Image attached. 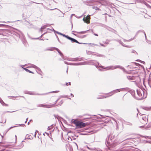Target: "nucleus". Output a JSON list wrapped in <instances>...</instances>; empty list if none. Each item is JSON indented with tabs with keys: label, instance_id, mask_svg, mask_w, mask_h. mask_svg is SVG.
Segmentation results:
<instances>
[{
	"label": "nucleus",
	"instance_id": "nucleus-1",
	"mask_svg": "<svg viewBox=\"0 0 151 151\" xmlns=\"http://www.w3.org/2000/svg\"><path fill=\"white\" fill-rule=\"evenodd\" d=\"M91 64L94 65L96 66V68H98L99 67L102 68L103 69H106L107 70H113L117 68H119L124 71L125 69L122 66L120 65H117L116 66H110L103 68V66H102L101 64H99V63L96 60H91L90 61Z\"/></svg>",
	"mask_w": 151,
	"mask_h": 151
},
{
	"label": "nucleus",
	"instance_id": "nucleus-2",
	"mask_svg": "<svg viewBox=\"0 0 151 151\" xmlns=\"http://www.w3.org/2000/svg\"><path fill=\"white\" fill-rule=\"evenodd\" d=\"M129 90V88H121L114 90L106 94L107 95L108 94H110V96L115 94V93H117L118 92L123 91H128Z\"/></svg>",
	"mask_w": 151,
	"mask_h": 151
},
{
	"label": "nucleus",
	"instance_id": "nucleus-3",
	"mask_svg": "<svg viewBox=\"0 0 151 151\" xmlns=\"http://www.w3.org/2000/svg\"><path fill=\"white\" fill-rule=\"evenodd\" d=\"M72 122L76 125V127L80 128L84 127L86 126V123L77 121L76 120H74Z\"/></svg>",
	"mask_w": 151,
	"mask_h": 151
},
{
	"label": "nucleus",
	"instance_id": "nucleus-4",
	"mask_svg": "<svg viewBox=\"0 0 151 151\" xmlns=\"http://www.w3.org/2000/svg\"><path fill=\"white\" fill-rule=\"evenodd\" d=\"M148 120V116L145 115H143L142 117V120L141 122L144 124H147V121Z\"/></svg>",
	"mask_w": 151,
	"mask_h": 151
},
{
	"label": "nucleus",
	"instance_id": "nucleus-5",
	"mask_svg": "<svg viewBox=\"0 0 151 151\" xmlns=\"http://www.w3.org/2000/svg\"><path fill=\"white\" fill-rule=\"evenodd\" d=\"M66 38L70 40L71 41V42H76L77 43H78V44H81V43H79L78 41H77L76 40L73 38H71L68 35L66 37Z\"/></svg>",
	"mask_w": 151,
	"mask_h": 151
},
{
	"label": "nucleus",
	"instance_id": "nucleus-6",
	"mask_svg": "<svg viewBox=\"0 0 151 151\" xmlns=\"http://www.w3.org/2000/svg\"><path fill=\"white\" fill-rule=\"evenodd\" d=\"M67 60L71 61H81V58H75L67 59Z\"/></svg>",
	"mask_w": 151,
	"mask_h": 151
},
{
	"label": "nucleus",
	"instance_id": "nucleus-7",
	"mask_svg": "<svg viewBox=\"0 0 151 151\" xmlns=\"http://www.w3.org/2000/svg\"><path fill=\"white\" fill-rule=\"evenodd\" d=\"M90 15H88L87 17H86V18H85V17L83 19V20L84 22L87 24H89L90 23Z\"/></svg>",
	"mask_w": 151,
	"mask_h": 151
},
{
	"label": "nucleus",
	"instance_id": "nucleus-8",
	"mask_svg": "<svg viewBox=\"0 0 151 151\" xmlns=\"http://www.w3.org/2000/svg\"><path fill=\"white\" fill-rule=\"evenodd\" d=\"M54 106H55V104H43V107L44 108H51Z\"/></svg>",
	"mask_w": 151,
	"mask_h": 151
},
{
	"label": "nucleus",
	"instance_id": "nucleus-9",
	"mask_svg": "<svg viewBox=\"0 0 151 151\" xmlns=\"http://www.w3.org/2000/svg\"><path fill=\"white\" fill-rule=\"evenodd\" d=\"M106 141L107 142V143L108 145H110L112 144L113 143H112L113 142L112 139H111L110 136H109L108 137V139H106Z\"/></svg>",
	"mask_w": 151,
	"mask_h": 151
},
{
	"label": "nucleus",
	"instance_id": "nucleus-10",
	"mask_svg": "<svg viewBox=\"0 0 151 151\" xmlns=\"http://www.w3.org/2000/svg\"><path fill=\"white\" fill-rule=\"evenodd\" d=\"M137 95L140 97H141V98L143 97V96L142 95V93H143V91L142 90H137Z\"/></svg>",
	"mask_w": 151,
	"mask_h": 151
},
{
	"label": "nucleus",
	"instance_id": "nucleus-11",
	"mask_svg": "<svg viewBox=\"0 0 151 151\" xmlns=\"http://www.w3.org/2000/svg\"><path fill=\"white\" fill-rule=\"evenodd\" d=\"M84 62H80L75 63H70V65H80L84 64Z\"/></svg>",
	"mask_w": 151,
	"mask_h": 151
},
{
	"label": "nucleus",
	"instance_id": "nucleus-12",
	"mask_svg": "<svg viewBox=\"0 0 151 151\" xmlns=\"http://www.w3.org/2000/svg\"><path fill=\"white\" fill-rule=\"evenodd\" d=\"M113 40L116 41L118 42H119L120 44H121L122 46H123L124 47H130L129 46H128L127 45H125L122 41L121 40H116V39H114Z\"/></svg>",
	"mask_w": 151,
	"mask_h": 151
},
{
	"label": "nucleus",
	"instance_id": "nucleus-13",
	"mask_svg": "<svg viewBox=\"0 0 151 151\" xmlns=\"http://www.w3.org/2000/svg\"><path fill=\"white\" fill-rule=\"evenodd\" d=\"M30 65H31L29 66L30 67H32V68H33L37 69L40 72H41V69L39 68L38 67H37V66H36L35 65H33V64H30ZM29 67H27V68H29Z\"/></svg>",
	"mask_w": 151,
	"mask_h": 151
},
{
	"label": "nucleus",
	"instance_id": "nucleus-14",
	"mask_svg": "<svg viewBox=\"0 0 151 151\" xmlns=\"http://www.w3.org/2000/svg\"><path fill=\"white\" fill-rule=\"evenodd\" d=\"M26 93V94H30V95H37H37H46V94H47V93L42 94H33V93H32L31 92H30V91L27 92L26 93Z\"/></svg>",
	"mask_w": 151,
	"mask_h": 151
},
{
	"label": "nucleus",
	"instance_id": "nucleus-15",
	"mask_svg": "<svg viewBox=\"0 0 151 151\" xmlns=\"http://www.w3.org/2000/svg\"><path fill=\"white\" fill-rule=\"evenodd\" d=\"M127 78L129 80H134L135 77L132 76H127Z\"/></svg>",
	"mask_w": 151,
	"mask_h": 151
},
{
	"label": "nucleus",
	"instance_id": "nucleus-16",
	"mask_svg": "<svg viewBox=\"0 0 151 151\" xmlns=\"http://www.w3.org/2000/svg\"><path fill=\"white\" fill-rule=\"evenodd\" d=\"M109 96H98L96 98L98 99H103L104 98H106L107 97H108Z\"/></svg>",
	"mask_w": 151,
	"mask_h": 151
},
{
	"label": "nucleus",
	"instance_id": "nucleus-17",
	"mask_svg": "<svg viewBox=\"0 0 151 151\" xmlns=\"http://www.w3.org/2000/svg\"><path fill=\"white\" fill-rule=\"evenodd\" d=\"M53 30H54V32H56V33L60 35H62L64 37H65L66 38L67 36H68L67 35H65V34H62V33H61L60 32H58L56 31H55L54 29H53Z\"/></svg>",
	"mask_w": 151,
	"mask_h": 151
},
{
	"label": "nucleus",
	"instance_id": "nucleus-18",
	"mask_svg": "<svg viewBox=\"0 0 151 151\" xmlns=\"http://www.w3.org/2000/svg\"><path fill=\"white\" fill-rule=\"evenodd\" d=\"M0 103L1 104L4 106H8V105L6 104L2 100L1 98L0 97Z\"/></svg>",
	"mask_w": 151,
	"mask_h": 151
},
{
	"label": "nucleus",
	"instance_id": "nucleus-19",
	"mask_svg": "<svg viewBox=\"0 0 151 151\" xmlns=\"http://www.w3.org/2000/svg\"><path fill=\"white\" fill-rule=\"evenodd\" d=\"M95 0H87V3L88 4H93L95 2Z\"/></svg>",
	"mask_w": 151,
	"mask_h": 151
},
{
	"label": "nucleus",
	"instance_id": "nucleus-20",
	"mask_svg": "<svg viewBox=\"0 0 151 151\" xmlns=\"http://www.w3.org/2000/svg\"><path fill=\"white\" fill-rule=\"evenodd\" d=\"M57 50L58 52H59L60 50L57 48L56 47H53L52 48H51V49H47V50Z\"/></svg>",
	"mask_w": 151,
	"mask_h": 151
},
{
	"label": "nucleus",
	"instance_id": "nucleus-21",
	"mask_svg": "<svg viewBox=\"0 0 151 151\" xmlns=\"http://www.w3.org/2000/svg\"><path fill=\"white\" fill-rule=\"evenodd\" d=\"M145 128L150 129L151 128V122L147 126L145 127Z\"/></svg>",
	"mask_w": 151,
	"mask_h": 151
},
{
	"label": "nucleus",
	"instance_id": "nucleus-22",
	"mask_svg": "<svg viewBox=\"0 0 151 151\" xmlns=\"http://www.w3.org/2000/svg\"><path fill=\"white\" fill-rule=\"evenodd\" d=\"M135 38V37H134L133 38H132L131 39L128 40H125L124 39H123V40L124 41V42H129L131 41L132 40H134Z\"/></svg>",
	"mask_w": 151,
	"mask_h": 151
},
{
	"label": "nucleus",
	"instance_id": "nucleus-23",
	"mask_svg": "<svg viewBox=\"0 0 151 151\" xmlns=\"http://www.w3.org/2000/svg\"><path fill=\"white\" fill-rule=\"evenodd\" d=\"M58 52L63 59L65 60V59H64V56L63 55V53L60 52V51Z\"/></svg>",
	"mask_w": 151,
	"mask_h": 151
},
{
	"label": "nucleus",
	"instance_id": "nucleus-24",
	"mask_svg": "<svg viewBox=\"0 0 151 151\" xmlns=\"http://www.w3.org/2000/svg\"><path fill=\"white\" fill-rule=\"evenodd\" d=\"M93 55H96L98 57H103L104 56L102 55H101V54H100L98 53H96V54H93Z\"/></svg>",
	"mask_w": 151,
	"mask_h": 151
},
{
	"label": "nucleus",
	"instance_id": "nucleus-25",
	"mask_svg": "<svg viewBox=\"0 0 151 151\" xmlns=\"http://www.w3.org/2000/svg\"><path fill=\"white\" fill-rule=\"evenodd\" d=\"M23 68L27 72H28L29 73H34L33 72H32V71H30L29 70H28L26 68Z\"/></svg>",
	"mask_w": 151,
	"mask_h": 151
},
{
	"label": "nucleus",
	"instance_id": "nucleus-26",
	"mask_svg": "<svg viewBox=\"0 0 151 151\" xmlns=\"http://www.w3.org/2000/svg\"><path fill=\"white\" fill-rule=\"evenodd\" d=\"M104 27L105 28H106L107 30L109 31H111V28L106 25H104Z\"/></svg>",
	"mask_w": 151,
	"mask_h": 151
},
{
	"label": "nucleus",
	"instance_id": "nucleus-27",
	"mask_svg": "<svg viewBox=\"0 0 151 151\" xmlns=\"http://www.w3.org/2000/svg\"><path fill=\"white\" fill-rule=\"evenodd\" d=\"M46 27H47V25H45L42 26L41 27V28L40 29V31L42 32V29H45L46 28Z\"/></svg>",
	"mask_w": 151,
	"mask_h": 151
},
{
	"label": "nucleus",
	"instance_id": "nucleus-28",
	"mask_svg": "<svg viewBox=\"0 0 151 151\" xmlns=\"http://www.w3.org/2000/svg\"><path fill=\"white\" fill-rule=\"evenodd\" d=\"M138 32H142L144 33V34L145 35V38L146 39H147V37H146V34H145V32L143 30H139Z\"/></svg>",
	"mask_w": 151,
	"mask_h": 151
},
{
	"label": "nucleus",
	"instance_id": "nucleus-29",
	"mask_svg": "<svg viewBox=\"0 0 151 151\" xmlns=\"http://www.w3.org/2000/svg\"><path fill=\"white\" fill-rule=\"evenodd\" d=\"M73 32H77L78 33H80V34H84L85 33H86V31H82V32H77L76 31H73Z\"/></svg>",
	"mask_w": 151,
	"mask_h": 151
},
{
	"label": "nucleus",
	"instance_id": "nucleus-30",
	"mask_svg": "<svg viewBox=\"0 0 151 151\" xmlns=\"http://www.w3.org/2000/svg\"><path fill=\"white\" fill-rule=\"evenodd\" d=\"M143 109L146 110H149L150 109V108L149 107H143Z\"/></svg>",
	"mask_w": 151,
	"mask_h": 151
},
{
	"label": "nucleus",
	"instance_id": "nucleus-31",
	"mask_svg": "<svg viewBox=\"0 0 151 151\" xmlns=\"http://www.w3.org/2000/svg\"><path fill=\"white\" fill-rule=\"evenodd\" d=\"M37 106L43 107V104H40L37 105Z\"/></svg>",
	"mask_w": 151,
	"mask_h": 151
},
{
	"label": "nucleus",
	"instance_id": "nucleus-32",
	"mask_svg": "<svg viewBox=\"0 0 151 151\" xmlns=\"http://www.w3.org/2000/svg\"><path fill=\"white\" fill-rule=\"evenodd\" d=\"M6 122V119H4L3 120H1V121H0V123H5Z\"/></svg>",
	"mask_w": 151,
	"mask_h": 151
},
{
	"label": "nucleus",
	"instance_id": "nucleus-33",
	"mask_svg": "<svg viewBox=\"0 0 151 151\" xmlns=\"http://www.w3.org/2000/svg\"><path fill=\"white\" fill-rule=\"evenodd\" d=\"M89 44L91 45V46H93H93H98V45L97 44H93H93H91V43H90Z\"/></svg>",
	"mask_w": 151,
	"mask_h": 151
},
{
	"label": "nucleus",
	"instance_id": "nucleus-34",
	"mask_svg": "<svg viewBox=\"0 0 151 151\" xmlns=\"http://www.w3.org/2000/svg\"><path fill=\"white\" fill-rule=\"evenodd\" d=\"M68 96L67 95H63L61 96H60V98H67Z\"/></svg>",
	"mask_w": 151,
	"mask_h": 151
},
{
	"label": "nucleus",
	"instance_id": "nucleus-35",
	"mask_svg": "<svg viewBox=\"0 0 151 151\" xmlns=\"http://www.w3.org/2000/svg\"><path fill=\"white\" fill-rule=\"evenodd\" d=\"M93 9H95L96 10H99V8L97 7L96 6H93Z\"/></svg>",
	"mask_w": 151,
	"mask_h": 151
},
{
	"label": "nucleus",
	"instance_id": "nucleus-36",
	"mask_svg": "<svg viewBox=\"0 0 151 151\" xmlns=\"http://www.w3.org/2000/svg\"><path fill=\"white\" fill-rule=\"evenodd\" d=\"M59 91H51V92H50L48 93H46L47 94V93H58V92Z\"/></svg>",
	"mask_w": 151,
	"mask_h": 151
},
{
	"label": "nucleus",
	"instance_id": "nucleus-37",
	"mask_svg": "<svg viewBox=\"0 0 151 151\" xmlns=\"http://www.w3.org/2000/svg\"><path fill=\"white\" fill-rule=\"evenodd\" d=\"M59 98L55 102V104H55V106H57L58 105H55V104H56V103H57V102L59 100Z\"/></svg>",
	"mask_w": 151,
	"mask_h": 151
},
{
	"label": "nucleus",
	"instance_id": "nucleus-38",
	"mask_svg": "<svg viewBox=\"0 0 151 151\" xmlns=\"http://www.w3.org/2000/svg\"><path fill=\"white\" fill-rule=\"evenodd\" d=\"M19 126H22L24 127L25 126V125L24 124H19Z\"/></svg>",
	"mask_w": 151,
	"mask_h": 151
},
{
	"label": "nucleus",
	"instance_id": "nucleus-39",
	"mask_svg": "<svg viewBox=\"0 0 151 151\" xmlns=\"http://www.w3.org/2000/svg\"><path fill=\"white\" fill-rule=\"evenodd\" d=\"M26 137L27 138V139H31V138L30 137L28 136V134H27L26 135Z\"/></svg>",
	"mask_w": 151,
	"mask_h": 151
},
{
	"label": "nucleus",
	"instance_id": "nucleus-40",
	"mask_svg": "<svg viewBox=\"0 0 151 151\" xmlns=\"http://www.w3.org/2000/svg\"><path fill=\"white\" fill-rule=\"evenodd\" d=\"M46 9L48 10H52L54 9H56V8H55V9H50L48 8H47V7L46 8Z\"/></svg>",
	"mask_w": 151,
	"mask_h": 151
},
{
	"label": "nucleus",
	"instance_id": "nucleus-41",
	"mask_svg": "<svg viewBox=\"0 0 151 151\" xmlns=\"http://www.w3.org/2000/svg\"><path fill=\"white\" fill-rule=\"evenodd\" d=\"M148 84L151 87V85H150V84H151V80H150L149 81Z\"/></svg>",
	"mask_w": 151,
	"mask_h": 151
},
{
	"label": "nucleus",
	"instance_id": "nucleus-42",
	"mask_svg": "<svg viewBox=\"0 0 151 151\" xmlns=\"http://www.w3.org/2000/svg\"><path fill=\"white\" fill-rule=\"evenodd\" d=\"M63 101L62 100L59 103V105H61L63 103Z\"/></svg>",
	"mask_w": 151,
	"mask_h": 151
},
{
	"label": "nucleus",
	"instance_id": "nucleus-43",
	"mask_svg": "<svg viewBox=\"0 0 151 151\" xmlns=\"http://www.w3.org/2000/svg\"><path fill=\"white\" fill-rule=\"evenodd\" d=\"M92 52H88V54H91L92 55H93V54H92Z\"/></svg>",
	"mask_w": 151,
	"mask_h": 151
},
{
	"label": "nucleus",
	"instance_id": "nucleus-44",
	"mask_svg": "<svg viewBox=\"0 0 151 151\" xmlns=\"http://www.w3.org/2000/svg\"><path fill=\"white\" fill-rule=\"evenodd\" d=\"M64 63L66 64H67V65H70V63H68V62H66V61H64Z\"/></svg>",
	"mask_w": 151,
	"mask_h": 151
},
{
	"label": "nucleus",
	"instance_id": "nucleus-45",
	"mask_svg": "<svg viewBox=\"0 0 151 151\" xmlns=\"http://www.w3.org/2000/svg\"><path fill=\"white\" fill-rule=\"evenodd\" d=\"M17 126H14V127H10V128H9V129L8 130H9V129H12L13 128L16 127H17Z\"/></svg>",
	"mask_w": 151,
	"mask_h": 151
},
{
	"label": "nucleus",
	"instance_id": "nucleus-46",
	"mask_svg": "<svg viewBox=\"0 0 151 151\" xmlns=\"http://www.w3.org/2000/svg\"><path fill=\"white\" fill-rule=\"evenodd\" d=\"M56 37H57V39H58V41H59V42L60 43V40H59V38H58V36L57 35H56Z\"/></svg>",
	"mask_w": 151,
	"mask_h": 151
},
{
	"label": "nucleus",
	"instance_id": "nucleus-47",
	"mask_svg": "<svg viewBox=\"0 0 151 151\" xmlns=\"http://www.w3.org/2000/svg\"><path fill=\"white\" fill-rule=\"evenodd\" d=\"M54 116L55 118H57V119H58V118L57 117V116L55 114V115H54Z\"/></svg>",
	"mask_w": 151,
	"mask_h": 151
},
{
	"label": "nucleus",
	"instance_id": "nucleus-48",
	"mask_svg": "<svg viewBox=\"0 0 151 151\" xmlns=\"http://www.w3.org/2000/svg\"><path fill=\"white\" fill-rule=\"evenodd\" d=\"M45 33H44L40 37H42L45 34Z\"/></svg>",
	"mask_w": 151,
	"mask_h": 151
},
{
	"label": "nucleus",
	"instance_id": "nucleus-49",
	"mask_svg": "<svg viewBox=\"0 0 151 151\" xmlns=\"http://www.w3.org/2000/svg\"><path fill=\"white\" fill-rule=\"evenodd\" d=\"M100 45L101 46H104V47L105 46H104V45H103V44H102L100 43Z\"/></svg>",
	"mask_w": 151,
	"mask_h": 151
},
{
	"label": "nucleus",
	"instance_id": "nucleus-50",
	"mask_svg": "<svg viewBox=\"0 0 151 151\" xmlns=\"http://www.w3.org/2000/svg\"><path fill=\"white\" fill-rule=\"evenodd\" d=\"M86 147L89 150L91 149L89 147H88V146H86Z\"/></svg>",
	"mask_w": 151,
	"mask_h": 151
},
{
	"label": "nucleus",
	"instance_id": "nucleus-51",
	"mask_svg": "<svg viewBox=\"0 0 151 151\" xmlns=\"http://www.w3.org/2000/svg\"><path fill=\"white\" fill-rule=\"evenodd\" d=\"M135 52V51L134 50H132V52Z\"/></svg>",
	"mask_w": 151,
	"mask_h": 151
},
{
	"label": "nucleus",
	"instance_id": "nucleus-52",
	"mask_svg": "<svg viewBox=\"0 0 151 151\" xmlns=\"http://www.w3.org/2000/svg\"><path fill=\"white\" fill-rule=\"evenodd\" d=\"M70 95L71 96H72L73 97L74 96L73 95L72 93H70Z\"/></svg>",
	"mask_w": 151,
	"mask_h": 151
},
{
	"label": "nucleus",
	"instance_id": "nucleus-53",
	"mask_svg": "<svg viewBox=\"0 0 151 151\" xmlns=\"http://www.w3.org/2000/svg\"><path fill=\"white\" fill-rule=\"evenodd\" d=\"M48 129L49 130L51 129V128L50 127V126H49L48 127Z\"/></svg>",
	"mask_w": 151,
	"mask_h": 151
},
{
	"label": "nucleus",
	"instance_id": "nucleus-54",
	"mask_svg": "<svg viewBox=\"0 0 151 151\" xmlns=\"http://www.w3.org/2000/svg\"><path fill=\"white\" fill-rule=\"evenodd\" d=\"M94 35H95V36H98V35L97 34H96V33H94Z\"/></svg>",
	"mask_w": 151,
	"mask_h": 151
},
{
	"label": "nucleus",
	"instance_id": "nucleus-55",
	"mask_svg": "<svg viewBox=\"0 0 151 151\" xmlns=\"http://www.w3.org/2000/svg\"><path fill=\"white\" fill-rule=\"evenodd\" d=\"M4 24H0V27L1 26H4Z\"/></svg>",
	"mask_w": 151,
	"mask_h": 151
},
{
	"label": "nucleus",
	"instance_id": "nucleus-56",
	"mask_svg": "<svg viewBox=\"0 0 151 151\" xmlns=\"http://www.w3.org/2000/svg\"><path fill=\"white\" fill-rule=\"evenodd\" d=\"M134 93V91H132V95H133Z\"/></svg>",
	"mask_w": 151,
	"mask_h": 151
},
{
	"label": "nucleus",
	"instance_id": "nucleus-57",
	"mask_svg": "<svg viewBox=\"0 0 151 151\" xmlns=\"http://www.w3.org/2000/svg\"><path fill=\"white\" fill-rule=\"evenodd\" d=\"M66 86H68V83H66Z\"/></svg>",
	"mask_w": 151,
	"mask_h": 151
},
{
	"label": "nucleus",
	"instance_id": "nucleus-58",
	"mask_svg": "<svg viewBox=\"0 0 151 151\" xmlns=\"http://www.w3.org/2000/svg\"><path fill=\"white\" fill-rule=\"evenodd\" d=\"M0 22H2V23H6V22H0Z\"/></svg>",
	"mask_w": 151,
	"mask_h": 151
},
{
	"label": "nucleus",
	"instance_id": "nucleus-59",
	"mask_svg": "<svg viewBox=\"0 0 151 151\" xmlns=\"http://www.w3.org/2000/svg\"><path fill=\"white\" fill-rule=\"evenodd\" d=\"M74 15V14H72L71 15V18H72V16L73 15Z\"/></svg>",
	"mask_w": 151,
	"mask_h": 151
},
{
	"label": "nucleus",
	"instance_id": "nucleus-60",
	"mask_svg": "<svg viewBox=\"0 0 151 151\" xmlns=\"http://www.w3.org/2000/svg\"><path fill=\"white\" fill-rule=\"evenodd\" d=\"M136 61H141V60H137Z\"/></svg>",
	"mask_w": 151,
	"mask_h": 151
},
{
	"label": "nucleus",
	"instance_id": "nucleus-61",
	"mask_svg": "<svg viewBox=\"0 0 151 151\" xmlns=\"http://www.w3.org/2000/svg\"><path fill=\"white\" fill-rule=\"evenodd\" d=\"M104 25H104V24H103L102 26L103 27H104Z\"/></svg>",
	"mask_w": 151,
	"mask_h": 151
},
{
	"label": "nucleus",
	"instance_id": "nucleus-62",
	"mask_svg": "<svg viewBox=\"0 0 151 151\" xmlns=\"http://www.w3.org/2000/svg\"><path fill=\"white\" fill-rule=\"evenodd\" d=\"M21 96V97H22V98H24V96Z\"/></svg>",
	"mask_w": 151,
	"mask_h": 151
},
{
	"label": "nucleus",
	"instance_id": "nucleus-63",
	"mask_svg": "<svg viewBox=\"0 0 151 151\" xmlns=\"http://www.w3.org/2000/svg\"><path fill=\"white\" fill-rule=\"evenodd\" d=\"M29 122H28V123H27V124H28V125H29Z\"/></svg>",
	"mask_w": 151,
	"mask_h": 151
},
{
	"label": "nucleus",
	"instance_id": "nucleus-64",
	"mask_svg": "<svg viewBox=\"0 0 151 151\" xmlns=\"http://www.w3.org/2000/svg\"><path fill=\"white\" fill-rule=\"evenodd\" d=\"M148 6H149L151 8V6H150L148 5Z\"/></svg>",
	"mask_w": 151,
	"mask_h": 151
}]
</instances>
